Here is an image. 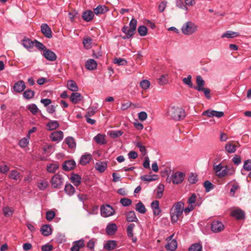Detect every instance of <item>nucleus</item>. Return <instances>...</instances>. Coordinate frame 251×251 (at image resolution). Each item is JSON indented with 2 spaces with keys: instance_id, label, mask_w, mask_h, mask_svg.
Masks as SVG:
<instances>
[{
  "instance_id": "obj_6",
  "label": "nucleus",
  "mask_w": 251,
  "mask_h": 251,
  "mask_svg": "<svg viewBox=\"0 0 251 251\" xmlns=\"http://www.w3.org/2000/svg\"><path fill=\"white\" fill-rule=\"evenodd\" d=\"M64 179L62 176L59 174H55L51 178V186L56 189H60L63 183Z\"/></svg>"
},
{
  "instance_id": "obj_1",
  "label": "nucleus",
  "mask_w": 251,
  "mask_h": 251,
  "mask_svg": "<svg viewBox=\"0 0 251 251\" xmlns=\"http://www.w3.org/2000/svg\"><path fill=\"white\" fill-rule=\"evenodd\" d=\"M213 170L215 175L219 178H223L226 176H232L235 173V169L233 167L223 166L221 163L218 165L213 164Z\"/></svg>"
},
{
  "instance_id": "obj_47",
  "label": "nucleus",
  "mask_w": 251,
  "mask_h": 251,
  "mask_svg": "<svg viewBox=\"0 0 251 251\" xmlns=\"http://www.w3.org/2000/svg\"><path fill=\"white\" fill-rule=\"evenodd\" d=\"M58 168V165L55 163L50 164L47 166V170L49 173H54Z\"/></svg>"
},
{
  "instance_id": "obj_45",
  "label": "nucleus",
  "mask_w": 251,
  "mask_h": 251,
  "mask_svg": "<svg viewBox=\"0 0 251 251\" xmlns=\"http://www.w3.org/2000/svg\"><path fill=\"white\" fill-rule=\"evenodd\" d=\"M34 47H36L40 50H44L47 49L46 47L41 42L35 39L33 41Z\"/></svg>"
},
{
  "instance_id": "obj_48",
  "label": "nucleus",
  "mask_w": 251,
  "mask_h": 251,
  "mask_svg": "<svg viewBox=\"0 0 251 251\" xmlns=\"http://www.w3.org/2000/svg\"><path fill=\"white\" fill-rule=\"evenodd\" d=\"M191 78V75H189L187 77L183 78L182 81L184 84L187 85L189 87L193 88L194 85L192 82Z\"/></svg>"
},
{
  "instance_id": "obj_61",
  "label": "nucleus",
  "mask_w": 251,
  "mask_h": 251,
  "mask_svg": "<svg viewBox=\"0 0 251 251\" xmlns=\"http://www.w3.org/2000/svg\"><path fill=\"white\" fill-rule=\"evenodd\" d=\"M96 108H94L93 107L89 108L85 117H91L93 116L96 113Z\"/></svg>"
},
{
  "instance_id": "obj_18",
  "label": "nucleus",
  "mask_w": 251,
  "mask_h": 251,
  "mask_svg": "<svg viewBox=\"0 0 251 251\" xmlns=\"http://www.w3.org/2000/svg\"><path fill=\"white\" fill-rule=\"evenodd\" d=\"M83 97L77 92L72 93L70 97V100L74 104L77 103L78 101L82 100Z\"/></svg>"
},
{
  "instance_id": "obj_41",
  "label": "nucleus",
  "mask_w": 251,
  "mask_h": 251,
  "mask_svg": "<svg viewBox=\"0 0 251 251\" xmlns=\"http://www.w3.org/2000/svg\"><path fill=\"white\" fill-rule=\"evenodd\" d=\"M35 94V92L31 90H26L23 93V97L27 100L32 99Z\"/></svg>"
},
{
  "instance_id": "obj_25",
  "label": "nucleus",
  "mask_w": 251,
  "mask_h": 251,
  "mask_svg": "<svg viewBox=\"0 0 251 251\" xmlns=\"http://www.w3.org/2000/svg\"><path fill=\"white\" fill-rule=\"evenodd\" d=\"M64 191L65 193L69 196H73L75 192L74 187L69 183H66L64 188Z\"/></svg>"
},
{
  "instance_id": "obj_38",
  "label": "nucleus",
  "mask_w": 251,
  "mask_h": 251,
  "mask_svg": "<svg viewBox=\"0 0 251 251\" xmlns=\"http://www.w3.org/2000/svg\"><path fill=\"white\" fill-rule=\"evenodd\" d=\"M225 150L229 153H234L236 150V146L231 142H228L225 146Z\"/></svg>"
},
{
  "instance_id": "obj_56",
  "label": "nucleus",
  "mask_w": 251,
  "mask_h": 251,
  "mask_svg": "<svg viewBox=\"0 0 251 251\" xmlns=\"http://www.w3.org/2000/svg\"><path fill=\"white\" fill-rule=\"evenodd\" d=\"M188 180L191 184H195L198 181L197 176L191 173L188 177Z\"/></svg>"
},
{
  "instance_id": "obj_23",
  "label": "nucleus",
  "mask_w": 251,
  "mask_h": 251,
  "mask_svg": "<svg viewBox=\"0 0 251 251\" xmlns=\"http://www.w3.org/2000/svg\"><path fill=\"white\" fill-rule=\"evenodd\" d=\"M97 63L93 59H88L85 63V67L87 70H94L97 68Z\"/></svg>"
},
{
  "instance_id": "obj_24",
  "label": "nucleus",
  "mask_w": 251,
  "mask_h": 251,
  "mask_svg": "<svg viewBox=\"0 0 251 251\" xmlns=\"http://www.w3.org/2000/svg\"><path fill=\"white\" fill-rule=\"evenodd\" d=\"M117 230V225L114 223L108 224L106 228V232L108 235H113Z\"/></svg>"
},
{
  "instance_id": "obj_30",
  "label": "nucleus",
  "mask_w": 251,
  "mask_h": 251,
  "mask_svg": "<svg viewBox=\"0 0 251 251\" xmlns=\"http://www.w3.org/2000/svg\"><path fill=\"white\" fill-rule=\"evenodd\" d=\"M107 167V162L105 161L97 162L96 164V169L100 173H103L105 171Z\"/></svg>"
},
{
  "instance_id": "obj_57",
  "label": "nucleus",
  "mask_w": 251,
  "mask_h": 251,
  "mask_svg": "<svg viewBox=\"0 0 251 251\" xmlns=\"http://www.w3.org/2000/svg\"><path fill=\"white\" fill-rule=\"evenodd\" d=\"M3 212L5 216H11L13 213V210L10 207L6 206L3 209Z\"/></svg>"
},
{
  "instance_id": "obj_17",
  "label": "nucleus",
  "mask_w": 251,
  "mask_h": 251,
  "mask_svg": "<svg viewBox=\"0 0 251 251\" xmlns=\"http://www.w3.org/2000/svg\"><path fill=\"white\" fill-rule=\"evenodd\" d=\"M84 241L83 239H80L73 242V247L71 249V251H79L80 249L84 247Z\"/></svg>"
},
{
  "instance_id": "obj_10",
  "label": "nucleus",
  "mask_w": 251,
  "mask_h": 251,
  "mask_svg": "<svg viewBox=\"0 0 251 251\" xmlns=\"http://www.w3.org/2000/svg\"><path fill=\"white\" fill-rule=\"evenodd\" d=\"M202 115L207 116L208 117H213L215 116L217 118H221L224 115V113L222 111H217L214 110L208 109L204 111Z\"/></svg>"
},
{
  "instance_id": "obj_50",
  "label": "nucleus",
  "mask_w": 251,
  "mask_h": 251,
  "mask_svg": "<svg viewBox=\"0 0 251 251\" xmlns=\"http://www.w3.org/2000/svg\"><path fill=\"white\" fill-rule=\"evenodd\" d=\"M136 30L134 29V28H129L126 32V36H124L122 37L123 39H129L131 37L134 35Z\"/></svg>"
},
{
  "instance_id": "obj_62",
  "label": "nucleus",
  "mask_w": 251,
  "mask_h": 251,
  "mask_svg": "<svg viewBox=\"0 0 251 251\" xmlns=\"http://www.w3.org/2000/svg\"><path fill=\"white\" fill-rule=\"evenodd\" d=\"M28 144V140L26 138H24L20 140L19 145L22 148L26 147Z\"/></svg>"
},
{
  "instance_id": "obj_51",
  "label": "nucleus",
  "mask_w": 251,
  "mask_h": 251,
  "mask_svg": "<svg viewBox=\"0 0 251 251\" xmlns=\"http://www.w3.org/2000/svg\"><path fill=\"white\" fill-rule=\"evenodd\" d=\"M203 185L205 187V191L206 192H209L214 188V185L209 180H206L204 181Z\"/></svg>"
},
{
  "instance_id": "obj_37",
  "label": "nucleus",
  "mask_w": 251,
  "mask_h": 251,
  "mask_svg": "<svg viewBox=\"0 0 251 251\" xmlns=\"http://www.w3.org/2000/svg\"><path fill=\"white\" fill-rule=\"evenodd\" d=\"M240 35L238 32H236L232 31H227L224 33L221 36L222 38H233L234 37H238Z\"/></svg>"
},
{
  "instance_id": "obj_22",
  "label": "nucleus",
  "mask_w": 251,
  "mask_h": 251,
  "mask_svg": "<svg viewBox=\"0 0 251 251\" xmlns=\"http://www.w3.org/2000/svg\"><path fill=\"white\" fill-rule=\"evenodd\" d=\"M135 227L134 224H130L127 227V235L129 238H131L133 242L135 243L137 241V238L133 236V229Z\"/></svg>"
},
{
  "instance_id": "obj_16",
  "label": "nucleus",
  "mask_w": 251,
  "mask_h": 251,
  "mask_svg": "<svg viewBox=\"0 0 251 251\" xmlns=\"http://www.w3.org/2000/svg\"><path fill=\"white\" fill-rule=\"evenodd\" d=\"M196 83L197 86H194L193 88L198 91H201L202 88H204L205 81L201 75L196 76Z\"/></svg>"
},
{
  "instance_id": "obj_20",
  "label": "nucleus",
  "mask_w": 251,
  "mask_h": 251,
  "mask_svg": "<svg viewBox=\"0 0 251 251\" xmlns=\"http://www.w3.org/2000/svg\"><path fill=\"white\" fill-rule=\"evenodd\" d=\"M94 12L91 10H87L84 11L82 15L83 19L86 22H90L92 21L94 16Z\"/></svg>"
},
{
  "instance_id": "obj_36",
  "label": "nucleus",
  "mask_w": 251,
  "mask_h": 251,
  "mask_svg": "<svg viewBox=\"0 0 251 251\" xmlns=\"http://www.w3.org/2000/svg\"><path fill=\"white\" fill-rule=\"evenodd\" d=\"M65 143L68 145L70 149L75 148L76 147V143L75 139L72 137H68L65 140Z\"/></svg>"
},
{
  "instance_id": "obj_5",
  "label": "nucleus",
  "mask_w": 251,
  "mask_h": 251,
  "mask_svg": "<svg viewBox=\"0 0 251 251\" xmlns=\"http://www.w3.org/2000/svg\"><path fill=\"white\" fill-rule=\"evenodd\" d=\"M115 211L113 207L109 204L102 205L100 207V214L103 217H108L113 215Z\"/></svg>"
},
{
  "instance_id": "obj_13",
  "label": "nucleus",
  "mask_w": 251,
  "mask_h": 251,
  "mask_svg": "<svg viewBox=\"0 0 251 251\" xmlns=\"http://www.w3.org/2000/svg\"><path fill=\"white\" fill-rule=\"evenodd\" d=\"M25 88V85L23 80H19L16 82L13 87L14 91L17 93L22 92Z\"/></svg>"
},
{
  "instance_id": "obj_7",
  "label": "nucleus",
  "mask_w": 251,
  "mask_h": 251,
  "mask_svg": "<svg viewBox=\"0 0 251 251\" xmlns=\"http://www.w3.org/2000/svg\"><path fill=\"white\" fill-rule=\"evenodd\" d=\"M224 225L220 221L215 220L211 224L210 228L214 233L220 232L224 230Z\"/></svg>"
},
{
  "instance_id": "obj_21",
  "label": "nucleus",
  "mask_w": 251,
  "mask_h": 251,
  "mask_svg": "<svg viewBox=\"0 0 251 251\" xmlns=\"http://www.w3.org/2000/svg\"><path fill=\"white\" fill-rule=\"evenodd\" d=\"M70 180L75 186H78L81 182V177L79 175L73 173L70 177Z\"/></svg>"
},
{
  "instance_id": "obj_14",
  "label": "nucleus",
  "mask_w": 251,
  "mask_h": 251,
  "mask_svg": "<svg viewBox=\"0 0 251 251\" xmlns=\"http://www.w3.org/2000/svg\"><path fill=\"white\" fill-rule=\"evenodd\" d=\"M76 164L74 160H69L65 161L62 164V168L64 170L69 171L73 170L75 167Z\"/></svg>"
},
{
  "instance_id": "obj_29",
  "label": "nucleus",
  "mask_w": 251,
  "mask_h": 251,
  "mask_svg": "<svg viewBox=\"0 0 251 251\" xmlns=\"http://www.w3.org/2000/svg\"><path fill=\"white\" fill-rule=\"evenodd\" d=\"M22 45L25 48L28 50L31 49L34 47L33 41H31L29 38H25L22 40Z\"/></svg>"
},
{
  "instance_id": "obj_42",
  "label": "nucleus",
  "mask_w": 251,
  "mask_h": 251,
  "mask_svg": "<svg viewBox=\"0 0 251 251\" xmlns=\"http://www.w3.org/2000/svg\"><path fill=\"white\" fill-rule=\"evenodd\" d=\"M123 133V131L121 130H113L108 132L109 135L113 139L121 136Z\"/></svg>"
},
{
  "instance_id": "obj_27",
  "label": "nucleus",
  "mask_w": 251,
  "mask_h": 251,
  "mask_svg": "<svg viewBox=\"0 0 251 251\" xmlns=\"http://www.w3.org/2000/svg\"><path fill=\"white\" fill-rule=\"evenodd\" d=\"M126 221L128 222H134L137 223L139 221L134 211H130L126 213Z\"/></svg>"
},
{
  "instance_id": "obj_53",
  "label": "nucleus",
  "mask_w": 251,
  "mask_h": 251,
  "mask_svg": "<svg viewBox=\"0 0 251 251\" xmlns=\"http://www.w3.org/2000/svg\"><path fill=\"white\" fill-rule=\"evenodd\" d=\"M92 40L90 37L85 38L83 41V44L84 47L87 49H89L91 48Z\"/></svg>"
},
{
  "instance_id": "obj_44",
  "label": "nucleus",
  "mask_w": 251,
  "mask_h": 251,
  "mask_svg": "<svg viewBox=\"0 0 251 251\" xmlns=\"http://www.w3.org/2000/svg\"><path fill=\"white\" fill-rule=\"evenodd\" d=\"M138 32L140 36H144L147 35L148 29L145 25H140L138 27Z\"/></svg>"
},
{
  "instance_id": "obj_43",
  "label": "nucleus",
  "mask_w": 251,
  "mask_h": 251,
  "mask_svg": "<svg viewBox=\"0 0 251 251\" xmlns=\"http://www.w3.org/2000/svg\"><path fill=\"white\" fill-rule=\"evenodd\" d=\"M202 246L200 244L195 243L189 248V251H201Z\"/></svg>"
},
{
  "instance_id": "obj_11",
  "label": "nucleus",
  "mask_w": 251,
  "mask_h": 251,
  "mask_svg": "<svg viewBox=\"0 0 251 251\" xmlns=\"http://www.w3.org/2000/svg\"><path fill=\"white\" fill-rule=\"evenodd\" d=\"M43 55L47 60L50 61H54L57 58L55 53L50 49H46L43 51Z\"/></svg>"
},
{
  "instance_id": "obj_39",
  "label": "nucleus",
  "mask_w": 251,
  "mask_h": 251,
  "mask_svg": "<svg viewBox=\"0 0 251 251\" xmlns=\"http://www.w3.org/2000/svg\"><path fill=\"white\" fill-rule=\"evenodd\" d=\"M135 209L139 213L141 214H144L146 212V209L141 201H139L136 204Z\"/></svg>"
},
{
  "instance_id": "obj_46",
  "label": "nucleus",
  "mask_w": 251,
  "mask_h": 251,
  "mask_svg": "<svg viewBox=\"0 0 251 251\" xmlns=\"http://www.w3.org/2000/svg\"><path fill=\"white\" fill-rule=\"evenodd\" d=\"M27 109L33 115H35L39 110L37 105L33 103L28 105Z\"/></svg>"
},
{
  "instance_id": "obj_3",
  "label": "nucleus",
  "mask_w": 251,
  "mask_h": 251,
  "mask_svg": "<svg viewBox=\"0 0 251 251\" xmlns=\"http://www.w3.org/2000/svg\"><path fill=\"white\" fill-rule=\"evenodd\" d=\"M168 115L176 121H179L185 117L184 110L180 107L171 106L168 110Z\"/></svg>"
},
{
  "instance_id": "obj_58",
  "label": "nucleus",
  "mask_w": 251,
  "mask_h": 251,
  "mask_svg": "<svg viewBox=\"0 0 251 251\" xmlns=\"http://www.w3.org/2000/svg\"><path fill=\"white\" fill-rule=\"evenodd\" d=\"M150 82L147 79L143 80L141 81L140 85V86L145 90L148 89L150 86Z\"/></svg>"
},
{
  "instance_id": "obj_34",
  "label": "nucleus",
  "mask_w": 251,
  "mask_h": 251,
  "mask_svg": "<svg viewBox=\"0 0 251 251\" xmlns=\"http://www.w3.org/2000/svg\"><path fill=\"white\" fill-rule=\"evenodd\" d=\"M92 159L91 154H85L81 157L79 161V163L81 165H85L87 163H89Z\"/></svg>"
},
{
  "instance_id": "obj_59",
  "label": "nucleus",
  "mask_w": 251,
  "mask_h": 251,
  "mask_svg": "<svg viewBox=\"0 0 251 251\" xmlns=\"http://www.w3.org/2000/svg\"><path fill=\"white\" fill-rule=\"evenodd\" d=\"M243 169L247 171L251 170V159L245 161L243 165Z\"/></svg>"
},
{
  "instance_id": "obj_33",
  "label": "nucleus",
  "mask_w": 251,
  "mask_h": 251,
  "mask_svg": "<svg viewBox=\"0 0 251 251\" xmlns=\"http://www.w3.org/2000/svg\"><path fill=\"white\" fill-rule=\"evenodd\" d=\"M67 87L70 90L73 92L77 91L78 89L76 83L73 80L68 81Z\"/></svg>"
},
{
  "instance_id": "obj_19",
  "label": "nucleus",
  "mask_w": 251,
  "mask_h": 251,
  "mask_svg": "<svg viewBox=\"0 0 251 251\" xmlns=\"http://www.w3.org/2000/svg\"><path fill=\"white\" fill-rule=\"evenodd\" d=\"M117 246V242L115 240H108L104 244L103 248L107 251H112Z\"/></svg>"
},
{
  "instance_id": "obj_2",
  "label": "nucleus",
  "mask_w": 251,
  "mask_h": 251,
  "mask_svg": "<svg viewBox=\"0 0 251 251\" xmlns=\"http://www.w3.org/2000/svg\"><path fill=\"white\" fill-rule=\"evenodd\" d=\"M184 206V203L183 202L179 201L176 203L171 208L170 214L172 223L177 222L179 217L182 216Z\"/></svg>"
},
{
  "instance_id": "obj_40",
  "label": "nucleus",
  "mask_w": 251,
  "mask_h": 251,
  "mask_svg": "<svg viewBox=\"0 0 251 251\" xmlns=\"http://www.w3.org/2000/svg\"><path fill=\"white\" fill-rule=\"evenodd\" d=\"M164 190V185L162 184H159L157 188L156 197L158 199H160L163 197V193Z\"/></svg>"
},
{
  "instance_id": "obj_12",
  "label": "nucleus",
  "mask_w": 251,
  "mask_h": 251,
  "mask_svg": "<svg viewBox=\"0 0 251 251\" xmlns=\"http://www.w3.org/2000/svg\"><path fill=\"white\" fill-rule=\"evenodd\" d=\"M231 215L238 220L243 219L245 217L244 211L239 208L232 210L231 212Z\"/></svg>"
},
{
  "instance_id": "obj_63",
  "label": "nucleus",
  "mask_w": 251,
  "mask_h": 251,
  "mask_svg": "<svg viewBox=\"0 0 251 251\" xmlns=\"http://www.w3.org/2000/svg\"><path fill=\"white\" fill-rule=\"evenodd\" d=\"M176 5L178 7L184 9L186 11L188 9V8L186 6V5L183 3V1L181 0H177Z\"/></svg>"
},
{
  "instance_id": "obj_52",
  "label": "nucleus",
  "mask_w": 251,
  "mask_h": 251,
  "mask_svg": "<svg viewBox=\"0 0 251 251\" xmlns=\"http://www.w3.org/2000/svg\"><path fill=\"white\" fill-rule=\"evenodd\" d=\"M120 203L124 206H128L131 204L132 201L128 198H124L120 200Z\"/></svg>"
},
{
  "instance_id": "obj_28",
  "label": "nucleus",
  "mask_w": 251,
  "mask_h": 251,
  "mask_svg": "<svg viewBox=\"0 0 251 251\" xmlns=\"http://www.w3.org/2000/svg\"><path fill=\"white\" fill-rule=\"evenodd\" d=\"M40 231L45 236H48L51 233V228L49 225H44L42 226Z\"/></svg>"
},
{
  "instance_id": "obj_54",
  "label": "nucleus",
  "mask_w": 251,
  "mask_h": 251,
  "mask_svg": "<svg viewBox=\"0 0 251 251\" xmlns=\"http://www.w3.org/2000/svg\"><path fill=\"white\" fill-rule=\"evenodd\" d=\"M114 63L118 65L126 66L127 65V61L124 59L121 58H116L114 59Z\"/></svg>"
},
{
  "instance_id": "obj_4",
  "label": "nucleus",
  "mask_w": 251,
  "mask_h": 251,
  "mask_svg": "<svg viewBox=\"0 0 251 251\" xmlns=\"http://www.w3.org/2000/svg\"><path fill=\"white\" fill-rule=\"evenodd\" d=\"M198 28V25L195 23L188 21L183 24L181 27L182 32L186 35H191L195 33Z\"/></svg>"
},
{
  "instance_id": "obj_15",
  "label": "nucleus",
  "mask_w": 251,
  "mask_h": 251,
  "mask_svg": "<svg viewBox=\"0 0 251 251\" xmlns=\"http://www.w3.org/2000/svg\"><path fill=\"white\" fill-rule=\"evenodd\" d=\"M50 138L52 141H60L63 138V132L61 130L54 131L50 134Z\"/></svg>"
},
{
  "instance_id": "obj_55",
  "label": "nucleus",
  "mask_w": 251,
  "mask_h": 251,
  "mask_svg": "<svg viewBox=\"0 0 251 251\" xmlns=\"http://www.w3.org/2000/svg\"><path fill=\"white\" fill-rule=\"evenodd\" d=\"M55 213L52 210H50L46 212V218L48 221H51L55 217Z\"/></svg>"
},
{
  "instance_id": "obj_60",
  "label": "nucleus",
  "mask_w": 251,
  "mask_h": 251,
  "mask_svg": "<svg viewBox=\"0 0 251 251\" xmlns=\"http://www.w3.org/2000/svg\"><path fill=\"white\" fill-rule=\"evenodd\" d=\"M19 175V173L16 170H12L9 175V176L14 180H17Z\"/></svg>"
},
{
  "instance_id": "obj_31",
  "label": "nucleus",
  "mask_w": 251,
  "mask_h": 251,
  "mask_svg": "<svg viewBox=\"0 0 251 251\" xmlns=\"http://www.w3.org/2000/svg\"><path fill=\"white\" fill-rule=\"evenodd\" d=\"M105 135L98 134L94 137V140L98 144L104 145L107 143L105 139Z\"/></svg>"
},
{
  "instance_id": "obj_32",
  "label": "nucleus",
  "mask_w": 251,
  "mask_h": 251,
  "mask_svg": "<svg viewBox=\"0 0 251 251\" xmlns=\"http://www.w3.org/2000/svg\"><path fill=\"white\" fill-rule=\"evenodd\" d=\"M59 124L57 121H51L50 120L49 123H47L46 126L48 129L49 130H53L56 129L59 127Z\"/></svg>"
},
{
  "instance_id": "obj_9",
  "label": "nucleus",
  "mask_w": 251,
  "mask_h": 251,
  "mask_svg": "<svg viewBox=\"0 0 251 251\" xmlns=\"http://www.w3.org/2000/svg\"><path fill=\"white\" fill-rule=\"evenodd\" d=\"M41 31L46 38L50 39L52 37L51 29L48 24H42L41 25Z\"/></svg>"
},
{
  "instance_id": "obj_64",
  "label": "nucleus",
  "mask_w": 251,
  "mask_h": 251,
  "mask_svg": "<svg viewBox=\"0 0 251 251\" xmlns=\"http://www.w3.org/2000/svg\"><path fill=\"white\" fill-rule=\"evenodd\" d=\"M53 249V246L49 244H46L41 247V250L42 251H51Z\"/></svg>"
},
{
  "instance_id": "obj_26",
  "label": "nucleus",
  "mask_w": 251,
  "mask_h": 251,
  "mask_svg": "<svg viewBox=\"0 0 251 251\" xmlns=\"http://www.w3.org/2000/svg\"><path fill=\"white\" fill-rule=\"evenodd\" d=\"M107 11L108 8L104 5H99L94 9V12L96 15L104 14Z\"/></svg>"
},
{
  "instance_id": "obj_49",
  "label": "nucleus",
  "mask_w": 251,
  "mask_h": 251,
  "mask_svg": "<svg viewBox=\"0 0 251 251\" xmlns=\"http://www.w3.org/2000/svg\"><path fill=\"white\" fill-rule=\"evenodd\" d=\"M135 146L139 149L140 151L143 155H145L147 153V150L146 147L143 146L140 142H138L135 143Z\"/></svg>"
},
{
  "instance_id": "obj_8",
  "label": "nucleus",
  "mask_w": 251,
  "mask_h": 251,
  "mask_svg": "<svg viewBox=\"0 0 251 251\" xmlns=\"http://www.w3.org/2000/svg\"><path fill=\"white\" fill-rule=\"evenodd\" d=\"M185 174L183 173L176 172L173 173L170 177L171 180L174 184L181 183L184 180Z\"/></svg>"
},
{
  "instance_id": "obj_35",
  "label": "nucleus",
  "mask_w": 251,
  "mask_h": 251,
  "mask_svg": "<svg viewBox=\"0 0 251 251\" xmlns=\"http://www.w3.org/2000/svg\"><path fill=\"white\" fill-rule=\"evenodd\" d=\"M166 248L169 251H174L177 248V243L175 240H172L165 246Z\"/></svg>"
}]
</instances>
